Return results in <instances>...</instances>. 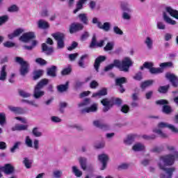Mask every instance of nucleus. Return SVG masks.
<instances>
[{
    "mask_svg": "<svg viewBox=\"0 0 178 178\" xmlns=\"http://www.w3.org/2000/svg\"><path fill=\"white\" fill-rule=\"evenodd\" d=\"M133 66V61L129 57H125L122 62L119 60H114L113 63H111L104 68V72H109L115 67H118L120 72L127 73L130 70V67Z\"/></svg>",
    "mask_w": 178,
    "mask_h": 178,
    "instance_id": "f257e3e1",
    "label": "nucleus"
},
{
    "mask_svg": "<svg viewBox=\"0 0 178 178\" xmlns=\"http://www.w3.org/2000/svg\"><path fill=\"white\" fill-rule=\"evenodd\" d=\"M157 127L159 129L155 128L153 129V133L159 134L161 138H168V134L163 133L161 129H165L167 127V129L171 130L172 133H175L176 134L178 133V129L175 127V125L169 124L168 122H161L158 124Z\"/></svg>",
    "mask_w": 178,
    "mask_h": 178,
    "instance_id": "f03ea898",
    "label": "nucleus"
},
{
    "mask_svg": "<svg viewBox=\"0 0 178 178\" xmlns=\"http://www.w3.org/2000/svg\"><path fill=\"white\" fill-rule=\"evenodd\" d=\"M166 12L163 13V21L167 23V24H170L171 26L176 25L177 22L175 20L172 19L168 13H169L170 16L177 19L178 20V10L172 8L171 7H166L165 8Z\"/></svg>",
    "mask_w": 178,
    "mask_h": 178,
    "instance_id": "7ed1b4c3",
    "label": "nucleus"
},
{
    "mask_svg": "<svg viewBox=\"0 0 178 178\" xmlns=\"http://www.w3.org/2000/svg\"><path fill=\"white\" fill-rule=\"evenodd\" d=\"M122 99L111 97L110 99L104 98L101 101V104L104 106L103 108V112H108L113 105H118L120 106L122 105Z\"/></svg>",
    "mask_w": 178,
    "mask_h": 178,
    "instance_id": "20e7f679",
    "label": "nucleus"
},
{
    "mask_svg": "<svg viewBox=\"0 0 178 178\" xmlns=\"http://www.w3.org/2000/svg\"><path fill=\"white\" fill-rule=\"evenodd\" d=\"M49 83V79H43L40 80L34 88L33 90V97L35 99H40L42 97H44L45 92L42 90L45 86Z\"/></svg>",
    "mask_w": 178,
    "mask_h": 178,
    "instance_id": "39448f33",
    "label": "nucleus"
},
{
    "mask_svg": "<svg viewBox=\"0 0 178 178\" xmlns=\"http://www.w3.org/2000/svg\"><path fill=\"white\" fill-rule=\"evenodd\" d=\"M176 161V156L173 154H165L160 156L159 162V168L160 169H166V166H172Z\"/></svg>",
    "mask_w": 178,
    "mask_h": 178,
    "instance_id": "423d86ee",
    "label": "nucleus"
},
{
    "mask_svg": "<svg viewBox=\"0 0 178 178\" xmlns=\"http://www.w3.org/2000/svg\"><path fill=\"white\" fill-rule=\"evenodd\" d=\"M15 62L19 63L21 66L19 72L21 76H25L29 73V69H30V64L27 61H24L22 57H16Z\"/></svg>",
    "mask_w": 178,
    "mask_h": 178,
    "instance_id": "0eeeda50",
    "label": "nucleus"
},
{
    "mask_svg": "<svg viewBox=\"0 0 178 178\" xmlns=\"http://www.w3.org/2000/svg\"><path fill=\"white\" fill-rule=\"evenodd\" d=\"M52 37L57 41V49H63L65 48V34L62 33H55Z\"/></svg>",
    "mask_w": 178,
    "mask_h": 178,
    "instance_id": "6e6552de",
    "label": "nucleus"
},
{
    "mask_svg": "<svg viewBox=\"0 0 178 178\" xmlns=\"http://www.w3.org/2000/svg\"><path fill=\"white\" fill-rule=\"evenodd\" d=\"M92 23L93 24H97L98 29L103 30L106 33H108V31H111V22H104L102 24V23L98 20V18L93 17L92 19Z\"/></svg>",
    "mask_w": 178,
    "mask_h": 178,
    "instance_id": "1a4fd4ad",
    "label": "nucleus"
},
{
    "mask_svg": "<svg viewBox=\"0 0 178 178\" xmlns=\"http://www.w3.org/2000/svg\"><path fill=\"white\" fill-rule=\"evenodd\" d=\"M97 159L99 162L102 163L101 170H105V169H106L108 162L109 161V156L105 153H103L98 155Z\"/></svg>",
    "mask_w": 178,
    "mask_h": 178,
    "instance_id": "9d476101",
    "label": "nucleus"
},
{
    "mask_svg": "<svg viewBox=\"0 0 178 178\" xmlns=\"http://www.w3.org/2000/svg\"><path fill=\"white\" fill-rule=\"evenodd\" d=\"M165 77V79H167V80H169V81H170L172 87L177 88V87H178V76H175V74H172L170 72H166Z\"/></svg>",
    "mask_w": 178,
    "mask_h": 178,
    "instance_id": "9b49d317",
    "label": "nucleus"
},
{
    "mask_svg": "<svg viewBox=\"0 0 178 178\" xmlns=\"http://www.w3.org/2000/svg\"><path fill=\"white\" fill-rule=\"evenodd\" d=\"M35 38V34L34 32L24 33L20 38L19 41L22 42H29L31 40Z\"/></svg>",
    "mask_w": 178,
    "mask_h": 178,
    "instance_id": "f8f14e48",
    "label": "nucleus"
},
{
    "mask_svg": "<svg viewBox=\"0 0 178 178\" xmlns=\"http://www.w3.org/2000/svg\"><path fill=\"white\" fill-rule=\"evenodd\" d=\"M84 29V25L81 23H72L70 26V34H74V33H77L78 31H81Z\"/></svg>",
    "mask_w": 178,
    "mask_h": 178,
    "instance_id": "ddd939ff",
    "label": "nucleus"
},
{
    "mask_svg": "<svg viewBox=\"0 0 178 178\" xmlns=\"http://www.w3.org/2000/svg\"><path fill=\"white\" fill-rule=\"evenodd\" d=\"M161 170H163L165 172V174H161V178H172V176H173V172L176 170V168H175V167H172L161 169Z\"/></svg>",
    "mask_w": 178,
    "mask_h": 178,
    "instance_id": "4468645a",
    "label": "nucleus"
},
{
    "mask_svg": "<svg viewBox=\"0 0 178 178\" xmlns=\"http://www.w3.org/2000/svg\"><path fill=\"white\" fill-rule=\"evenodd\" d=\"M106 60V56H99L95 59L94 67L96 72H99V66H101L102 62H105Z\"/></svg>",
    "mask_w": 178,
    "mask_h": 178,
    "instance_id": "2eb2a0df",
    "label": "nucleus"
},
{
    "mask_svg": "<svg viewBox=\"0 0 178 178\" xmlns=\"http://www.w3.org/2000/svg\"><path fill=\"white\" fill-rule=\"evenodd\" d=\"M1 172H3L5 175H12L15 172V167L12 165L7 163L3 167H1Z\"/></svg>",
    "mask_w": 178,
    "mask_h": 178,
    "instance_id": "dca6fc26",
    "label": "nucleus"
},
{
    "mask_svg": "<svg viewBox=\"0 0 178 178\" xmlns=\"http://www.w3.org/2000/svg\"><path fill=\"white\" fill-rule=\"evenodd\" d=\"M42 52H44V54H45V55H47V56H49L50 55H52V54H54V47H49L47 43H42Z\"/></svg>",
    "mask_w": 178,
    "mask_h": 178,
    "instance_id": "f3484780",
    "label": "nucleus"
},
{
    "mask_svg": "<svg viewBox=\"0 0 178 178\" xmlns=\"http://www.w3.org/2000/svg\"><path fill=\"white\" fill-rule=\"evenodd\" d=\"M24 33V29L23 28L17 29L13 31V33L8 35V38L9 40H13V38H16V37H19L21 34Z\"/></svg>",
    "mask_w": 178,
    "mask_h": 178,
    "instance_id": "a211bd4d",
    "label": "nucleus"
},
{
    "mask_svg": "<svg viewBox=\"0 0 178 178\" xmlns=\"http://www.w3.org/2000/svg\"><path fill=\"white\" fill-rule=\"evenodd\" d=\"M56 72H58V67L56 65H51L47 69V76L55 78L57 76Z\"/></svg>",
    "mask_w": 178,
    "mask_h": 178,
    "instance_id": "6ab92c4d",
    "label": "nucleus"
},
{
    "mask_svg": "<svg viewBox=\"0 0 178 178\" xmlns=\"http://www.w3.org/2000/svg\"><path fill=\"white\" fill-rule=\"evenodd\" d=\"M98 111V105L93 104L91 106L81 110V113H90L97 112Z\"/></svg>",
    "mask_w": 178,
    "mask_h": 178,
    "instance_id": "aec40b11",
    "label": "nucleus"
},
{
    "mask_svg": "<svg viewBox=\"0 0 178 178\" xmlns=\"http://www.w3.org/2000/svg\"><path fill=\"white\" fill-rule=\"evenodd\" d=\"M93 125L98 129H101V130H108L109 129V126L108 124L102 122V121L95 120L93 121Z\"/></svg>",
    "mask_w": 178,
    "mask_h": 178,
    "instance_id": "412c9836",
    "label": "nucleus"
},
{
    "mask_svg": "<svg viewBox=\"0 0 178 178\" xmlns=\"http://www.w3.org/2000/svg\"><path fill=\"white\" fill-rule=\"evenodd\" d=\"M105 95H108V89H106V88H103L101 90H99L97 92L93 93L92 97V98H97V97L101 98V97H104Z\"/></svg>",
    "mask_w": 178,
    "mask_h": 178,
    "instance_id": "4be33fe9",
    "label": "nucleus"
},
{
    "mask_svg": "<svg viewBox=\"0 0 178 178\" xmlns=\"http://www.w3.org/2000/svg\"><path fill=\"white\" fill-rule=\"evenodd\" d=\"M132 149L135 152H141V151H145V145L141 143H137L134 145Z\"/></svg>",
    "mask_w": 178,
    "mask_h": 178,
    "instance_id": "5701e85b",
    "label": "nucleus"
},
{
    "mask_svg": "<svg viewBox=\"0 0 178 178\" xmlns=\"http://www.w3.org/2000/svg\"><path fill=\"white\" fill-rule=\"evenodd\" d=\"M8 108L11 112H13V113H16L17 115H23V113H24V110H23L22 107H15L13 106H8Z\"/></svg>",
    "mask_w": 178,
    "mask_h": 178,
    "instance_id": "b1692460",
    "label": "nucleus"
},
{
    "mask_svg": "<svg viewBox=\"0 0 178 178\" xmlns=\"http://www.w3.org/2000/svg\"><path fill=\"white\" fill-rule=\"evenodd\" d=\"M29 129V125L17 124L13 128V131H23Z\"/></svg>",
    "mask_w": 178,
    "mask_h": 178,
    "instance_id": "393cba45",
    "label": "nucleus"
},
{
    "mask_svg": "<svg viewBox=\"0 0 178 178\" xmlns=\"http://www.w3.org/2000/svg\"><path fill=\"white\" fill-rule=\"evenodd\" d=\"M7 65H3L0 71V81H5L8 77V72H6Z\"/></svg>",
    "mask_w": 178,
    "mask_h": 178,
    "instance_id": "a878e982",
    "label": "nucleus"
},
{
    "mask_svg": "<svg viewBox=\"0 0 178 178\" xmlns=\"http://www.w3.org/2000/svg\"><path fill=\"white\" fill-rule=\"evenodd\" d=\"M44 74V70H36L33 71V80L35 81L36 80H38V79H40V77H42Z\"/></svg>",
    "mask_w": 178,
    "mask_h": 178,
    "instance_id": "bb28decb",
    "label": "nucleus"
},
{
    "mask_svg": "<svg viewBox=\"0 0 178 178\" xmlns=\"http://www.w3.org/2000/svg\"><path fill=\"white\" fill-rule=\"evenodd\" d=\"M38 27L42 30H47V29H49V24L44 19H40L38 22Z\"/></svg>",
    "mask_w": 178,
    "mask_h": 178,
    "instance_id": "cd10ccee",
    "label": "nucleus"
},
{
    "mask_svg": "<svg viewBox=\"0 0 178 178\" xmlns=\"http://www.w3.org/2000/svg\"><path fill=\"white\" fill-rule=\"evenodd\" d=\"M136 137H137V135H136V134L129 135L127 137V138L124 140V144H126V145H131V144H133L134 140H136Z\"/></svg>",
    "mask_w": 178,
    "mask_h": 178,
    "instance_id": "c85d7f7f",
    "label": "nucleus"
},
{
    "mask_svg": "<svg viewBox=\"0 0 178 178\" xmlns=\"http://www.w3.org/2000/svg\"><path fill=\"white\" fill-rule=\"evenodd\" d=\"M159 66L161 67L162 72H163L165 69L173 68L175 65H173V62H165L160 63Z\"/></svg>",
    "mask_w": 178,
    "mask_h": 178,
    "instance_id": "c756f323",
    "label": "nucleus"
},
{
    "mask_svg": "<svg viewBox=\"0 0 178 178\" xmlns=\"http://www.w3.org/2000/svg\"><path fill=\"white\" fill-rule=\"evenodd\" d=\"M79 165H80L81 169H83V170H86V169H87V158L79 157Z\"/></svg>",
    "mask_w": 178,
    "mask_h": 178,
    "instance_id": "7c9ffc66",
    "label": "nucleus"
},
{
    "mask_svg": "<svg viewBox=\"0 0 178 178\" xmlns=\"http://www.w3.org/2000/svg\"><path fill=\"white\" fill-rule=\"evenodd\" d=\"M144 44H145L146 47H147L148 49H152V47L154 45V40L151 37H146Z\"/></svg>",
    "mask_w": 178,
    "mask_h": 178,
    "instance_id": "2f4dec72",
    "label": "nucleus"
},
{
    "mask_svg": "<svg viewBox=\"0 0 178 178\" xmlns=\"http://www.w3.org/2000/svg\"><path fill=\"white\" fill-rule=\"evenodd\" d=\"M84 59H88V54H84L81 56L80 60L78 61V65L82 69H86V64L84 63Z\"/></svg>",
    "mask_w": 178,
    "mask_h": 178,
    "instance_id": "473e14b6",
    "label": "nucleus"
},
{
    "mask_svg": "<svg viewBox=\"0 0 178 178\" xmlns=\"http://www.w3.org/2000/svg\"><path fill=\"white\" fill-rule=\"evenodd\" d=\"M126 83H127V79H126V77H121L115 79V84L119 86L120 88H122V87H123L122 84H126Z\"/></svg>",
    "mask_w": 178,
    "mask_h": 178,
    "instance_id": "72a5a7b5",
    "label": "nucleus"
},
{
    "mask_svg": "<svg viewBox=\"0 0 178 178\" xmlns=\"http://www.w3.org/2000/svg\"><path fill=\"white\" fill-rule=\"evenodd\" d=\"M166 148L170 152H173L174 154L172 155L175 156L177 161H178V152L176 150V147L173 145H167Z\"/></svg>",
    "mask_w": 178,
    "mask_h": 178,
    "instance_id": "f704fd0d",
    "label": "nucleus"
},
{
    "mask_svg": "<svg viewBox=\"0 0 178 178\" xmlns=\"http://www.w3.org/2000/svg\"><path fill=\"white\" fill-rule=\"evenodd\" d=\"M69 88V81H67L65 85L61 84L57 86V90L58 92H65V91H67Z\"/></svg>",
    "mask_w": 178,
    "mask_h": 178,
    "instance_id": "c9c22d12",
    "label": "nucleus"
},
{
    "mask_svg": "<svg viewBox=\"0 0 178 178\" xmlns=\"http://www.w3.org/2000/svg\"><path fill=\"white\" fill-rule=\"evenodd\" d=\"M162 112L163 113H165V115H170V113H172L173 108L169 105H164L162 107Z\"/></svg>",
    "mask_w": 178,
    "mask_h": 178,
    "instance_id": "e433bc0d",
    "label": "nucleus"
},
{
    "mask_svg": "<svg viewBox=\"0 0 178 178\" xmlns=\"http://www.w3.org/2000/svg\"><path fill=\"white\" fill-rule=\"evenodd\" d=\"M78 17L81 23L86 25L88 24V17H87V14L81 13L78 15Z\"/></svg>",
    "mask_w": 178,
    "mask_h": 178,
    "instance_id": "4c0bfd02",
    "label": "nucleus"
},
{
    "mask_svg": "<svg viewBox=\"0 0 178 178\" xmlns=\"http://www.w3.org/2000/svg\"><path fill=\"white\" fill-rule=\"evenodd\" d=\"M22 163L24 164V166L26 168V169H30L31 168V165H33V160L25 157L24 158Z\"/></svg>",
    "mask_w": 178,
    "mask_h": 178,
    "instance_id": "58836bf2",
    "label": "nucleus"
},
{
    "mask_svg": "<svg viewBox=\"0 0 178 178\" xmlns=\"http://www.w3.org/2000/svg\"><path fill=\"white\" fill-rule=\"evenodd\" d=\"M121 9H122L124 12L131 13V9L130 8V5H129L127 2H122L121 3Z\"/></svg>",
    "mask_w": 178,
    "mask_h": 178,
    "instance_id": "ea45409f",
    "label": "nucleus"
},
{
    "mask_svg": "<svg viewBox=\"0 0 178 178\" xmlns=\"http://www.w3.org/2000/svg\"><path fill=\"white\" fill-rule=\"evenodd\" d=\"M152 84H154V81L152 80L145 81L141 83L140 88L142 90H145L147 87H149L150 86H152Z\"/></svg>",
    "mask_w": 178,
    "mask_h": 178,
    "instance_id": "a19ab883",
    "label": "nucleus"
},
{
    "mask_svg": "<svg viewBox=\"0 0 178 178\" xmlns=\"http://www.w3.org/2000/svg\"><path fill=\"white\" fill-rule=\"evenodd\" d=\"M21 145H22V142L20 141L15 142L13 146L10 149L11 154H15V152H16V149H19Z\"/></svg>",
    "mask_w": 178,
    "mask_h": 178,
    "instance_id": "79ce46f5",
    "label": "nucleus"
},
{
    "mask_svg": "<svg viewBox=\"0 0 178 178\" xmlns=\"http://www.w3.org/2000/svg\"><path fill=\"white\" fill-rule=\"evenodd\" d=\"M114 47H115V42H108L106 44V47H104V51H105V52H108V51H113Z\"/></svg>",
    "mask_w": 178,
    "mask_h": 178,
    "instance_id": "37998d69",
    "label": "nucleus"
},
{
    "mask_svg": "<svg viewBox=\"0 0 178 178\" xmlns=\"http://www.w3.org/2000/svg\"><path fill=\"white\" fill-rule=\"evenodd\" d=\"M72 173H74V175H75L76 177H81V176H83V172L77 168V166L74 165L72 166Z\"/></svg>",
    "mask_w": 178,
    "mask_h": 178,
    "instance_id": "c03bdc74",
    "label": "nucleus"
},
{
    "mask_svg": "<svg viewBox=\"0 0 178 178\" xmlns=\"http://www.w3.org/2000/svg\"><path fill=\"white\" fill-rule=\"evenodd\" d=\"M149 72L151 73V74H159L161 73H163L161 67H152L150 69Z\"/></svg>",
    "mask_w": 178,
    "mask_h": 178,
    "instance_id": "a18cd8bd",
    "label": "nucleus"
},
{
    "mask_svg": "<svg viewBox=\"0 0 178 178\" xmlns=\"http://www.w3.org/2000/svg\"><path fill=\"white\" fill-rule=\"evenodd\" d=\"M90 104H91V99L85 98L83 99V102H82L81 103H79L78 104V106H79V108H82L83 106H87L90 105Z\"/></svg>",
    "mask_w": 178,
    "mask_h": 178,
    "instance_id": "49530a36",
    "label": "nucleus"
},
{
    "mask_svg": "<svg viewBox=\"0 0 178 178\" xmlns=\"http://www.w3.org/2000/svg\"><path fill=\"white\" fill-rule=\"evenodd\" d=\"M98 42H97V36L95 35H93L92 38L91 42L89 45V48L91 49H94L95 47H97Z\"/></svg>",
    "mask_w": 178,
    "mask_h": 178,
    "instance_id": "de8ad7c7",
    "label": "nucleus"
},
{
    "mask_svg": "<svg viewBox=\"0 0 178 178\" xmlns=\"http://www.w3.org/2000/svg\"><path fill=\"white\" fill-rule=\"evenodd\" d=\"M170 87V86L169 85L164 86H160L158 89V91L161 94H166V92H168Z\"/></svg>",
    "mask_w": 178,
    "mask_h": 178,
    "instance_id": "09e8293b",
    "label": "nucleus"
},
{
    "mask_svg": "<svg viewBox=\"0 0 178 178\" xmlns=\"http://www.w3.org/2000/svg\"><path fill=\"white\" fill-rule=\"evenodd\" d=\"M37 44H38V42L37 40H33L32 44L31 46L25 45L24 46V49H26L27 51H33V49L35 47H37Z\"/></svg>",
    "mask_w": 178,
    "mask_h": 178,
    "instance_id": "8fccbe9b",
    "label": "nucleus"
},
{
    "mask_svg": "<svg viewBox=\"0 0 178 178\" xmlns=\"http://www.w3.org/2000/svg\"><path fill=\"white\" fill-rule=\"evenodd\" d=\"M32 134L34 137H42V132L38 130V127H34L32 130Z\"/></svg>",
    "mask_w": 178,
    "mask_h": 178,
    "instance_id": "3c124183",
    "label": "nucleus"
},
{
    "mask_svg": "<svg viewBox=\"0 0 178 178\" xmlns=\"http://www.w3.org/2000/svg\"><path fill=\"white\" fill-rule=\"evenodd\" d=\"M25 144L29 148H33V140L30 136H27L25 138Z\"/></svg>",
    "mask_w": 178,
    "mask_h": 178,
    "instance_id": "603ef678",
    "label": "nucleus"
},
{
    "mask_svg": "<svg viewBox=\"0 0 178 178\" xmlns=\"http://www.w3.org/2000/svg\"><path fill=\"white\" fill-rule=\"evenodd\" d=\"M59 106V111L60 113H63L65 112V108L67 107V103L65 102H60L58 104Z\"/></svg>",
    "mask_w": 178,
    "mask_h": 178,
    "instance_id": "864d4df0",
    "label": "nucleus"
},
{
    "mask_svg": "<svg viewBox=\"0 0 178 178\" xmlns=\"http://www.w3.org/2000/svg\"><path fill=\"white\" fill-rule=\"evenodd\" d=\"M130 168V164L129 163H122L118 166V170H127Z\"/></svg>",
    "mask_w": 178,
    "mask_h": 178,
    "instance_id": "5fc2aeb1",
    "label": "nucleus"
},
{
    "mask_svg": "<svg viewBox=\"0 0 178 178\" xmlns=\"http://www.w3.org/2000/svg\"><path fill=\"white\" fill-rule=\"evenodd\" d=\"M83 5H84V1H79L76 3V8L74 10V13L79 12V10L83 9Z\"/></svg>",
    "mask_w": 178,
    "mask_h": 178,
    "instance_id": "6e6d98bb",
    "label": "nucleus"
},
{
    "mask_svg": "<svg viewBox=\"0 0 178 178\" xmlns=\"http://www.w3.org/2000/svg\"><path fill=\"white\" fill-rule=\"evenodd\" d=\"M8 12H10V13H13L15 12H19V7H17V6L13 4L11 6L8 8Z\"/></svg>",
    "mask_w": 178,
    "mask_h": 178,
    "instance_id": "4d7b16f0",
    "label": "nucleus"
},
{
    "mask_svg": "<svg viewBox=\"0 0 178 178\" xmlns=\"http://www.w3.org/2000/svg\"><path fill=\"white\" fill-rule=\"evenodd\" d=\"M142 138L143 140H147V141H151V140H155L156 138V136L155 134H152V135H143L142 136Z\"/></svg>",
    "mask_w": 178,
    "mask_h": 178,
    "instance_id": "13d9d810",
    "label": "nucleus"
},
{
    "mask_svg": "<svg viewBox=\"0 0 178 178\" xmlns=\"http://www.w3.org/2000/svg\"><path fill=\"white\" fill-rule=\"evenodd\" d=\"M35 62H36V63H38V65H40V66H45V65H47V60L41 58H36Z\"/></svg>",
    "mask_w": 178,
    "mask_h": 178,
    "instance_id": "bf43d9fd",
    "label": "nucleus"
},
{
    "mask_svg": "<svg viewBox=\"0 0 178 178\" xmlns=\"http://www.w3.org/2000/svg\"><path fill=\"white\" fill-rule=\"evenodd\" d=\"M9 20V16L8 15H3L0 17V26H2L6 23Z\"/></svg>",
    "mask_w": 178,
    "mask_h": 178,
    "instance_id": "052dcab7",
    "label": "nucleus"
},
{
    "mask_svg": "<svg viewBox=\"0 0 178 178\" xmlns=\"http://www.w3.org/2000/svg\"><path fill=\"white\" fill-rule=\"evenodd\" d=\"M6 123V115L5 113H0V124L1 126H3V124Z\"/></svg>",
    "mask_w": 178,
    "mask_h": 178,
    "instance_id": "680f3d73",
    "label": "nucleus"
},
{
    "mask_svg": "<svg viewBox=\"0 0 178 178\" xmlns=\"http://www.w3.org/2000/svg\"><path fill=\"white\" fill-rule=\"evenodd\" d=\"M143 67L145 69H148L149 70H151L152 67H154V63L152 62H145L143 64Z\"/></svg>",
    "mask_w": 178,
    "mask_h": 178,
    "instance_id": "e2e57ef3",
    "label": "nucleus"
},
{
    "mask_svg": "<svg viewBox=\"0 0 178 178\" xmlns=\"http://www.w3.org/2000/svg\"><path fill=\"white\" fill-rule=\"evenodd\" d=\"M120 111L122 113H129L130 112V107L127 104H124L122 106Z\"/></svg>",
    "mask_w": 178,
    "mask_h": 178,
    "instance_id": "0e129e2a",
    "label": "nucleus"
},
{
    "mask_svg": "<svg viewBox=\"0 0 178 178\" xmlns=\"http://www.w3.org/2000/svg\"><path fill=\"white\" fill-rule=\"evenodd\" d=\"M163 151V147H154L150 149V152L159 153Z\"/></svg>",
    "mask_w": 178,
    "mask_h": 178,
    "instance_id": "69168bd1",
    "label": "nucleus"
},
{
    "mask_svg": "<svg viewBox=\"0 0 178 178\" xmlns=\"http://www.w3.org/2000/svg\"><path fill=\"white\" fill-rule=\"evenodd\" d=\"M156 27L159 30H165L166 29V25L163 22H157Z\"/></svg>",
    "mask_w": 178,
    "mask_h": 178,
    "instance_id": "338daca9",
    "label": "nucleus"
},
{
    "mask_svg": "<svg viewBox=\"0 0 178 178\" xmlns=\"http://www.w3.org/2000/svg\"><path fill=\"white\" fill-rule=\"evenodd\" d=\"M156 105H169V101L166 99H159L156 102Z\"/></svg>",
    "mask_w": 178,
    "mask_h": 178,
    "instance_id": "774afa93",
    "label": "nucleus"
}]
</instances>
